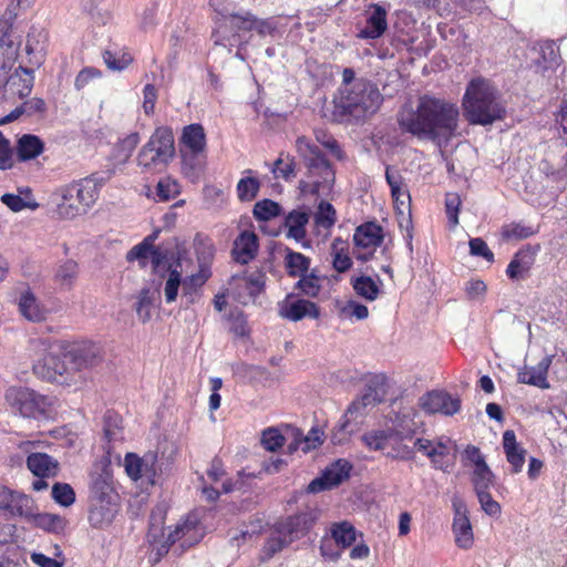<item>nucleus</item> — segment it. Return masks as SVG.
Masks as SVG:
<instances>
[{"label":"nucleus","instance_id":"1","mask_svg":"<svg viewBox=\"0 0 567 567\" xmlns=\"http://www.w3.org/2000/svg\"><path fill=\"white\" fill-rule=\"evenodd\" d=\"M458 109L449 102L430 96H422L416 110L404 107L398 114L402 131L419 138L433 142H447L458 126Z\"/></svg>","mask_w":567,"mask_h":567},{"label":"nucleus","instance_id":"2","mask_svg":"<svg viewBox=\"0 0 567 567\" xmlns=\"http://www.w3.org/2000/svg\"><path fill=\"white\" fill-rule=\"evenodd\" d=\"M382 101V94L372 82L358 79L353 85L340 86L339 94L333 100V118L337 122L361 120L374 114Z\"/></svg>","mask_w":567,"mask_h":567},{"label":"nucleus","instance_id":"3","mask_svg":"<svg viewBox=\"0 0 567 567\" xmlns=\"http://www.w3.org/2000/svg\"><path fill=\"white\" fill-rule=\"evenodd\" d=\"M464 116L470 124L489 125L502 120L505 109L497 100V91L484 79L472 80L463 97Z\"/></svg>","mask_w":567,"mask_h":567},{"label":"nucleus","instance_id":"4","mask_svg":"<svg viewBox=\"0 0 567 567\" xmlns=\"http://www.w3.org/2000/svg\"><path fill=\"white\" fill-rule=\"evenodd\" d=\"M319 516V511L311 508L276 522L264 545L265 556L270 558L292 542L302 538L312 528Z\"/></svg>","mask_w":567,"mask_h":567},{"label":"nucleus","instance_id":"5","mask_svg":"<svg viewBox=\"0 0 567 567\" xmlns=\"http://www.w3.org/2000/svg\"><path fill=\"white\" fill-rule=\"evenodd\" d=\"M176 155L175 140L172 128H155L148 141L138 151L137 166L146 173H162Z\"/></svg>","mask_w":567,"mask_h":567},{"label":"nucleus","instance_id":"6","mask_svg":"<svg viewBox=\"0 0 567 567\" xmlns=\"http://www.w3.org/2000/svg\"><path fill=\"white\" fill-rule=\"evenodd\" d=\"M296 147L306 162L308 177L315 178L311 184L301 181V190L318 194L321 187L330 186L334 182V169L320 148L305 136L297 138Z\"/></svg>","mask_w":567,"mask_h":567},{"label":"nucleus","instance_id":"7","mask_svg":"<svg viewBox=\"0 0 567 567\" xmlns=\"http://www.w3.org/2000/svg\"><path fill=\"white\" fill-rule=\"evenodd\" d=\"M55 214L63 219L84 215L97 200L89 183L80 181L59 187L51 196Z\"/></svg>","mask_w":567,"mask_h":567},{"label":"nucleus","instance_id":"8","mask_svg":"<svg viewBox=\"0 0 567 567\" xmlns=\"http://www.w3.org/2000/svg\"><path fill=\"white\" fill-rule=\"evenodd\" d=\"M414 447L430 458L434 470L450 473L455 464L456 444L450 437L440 436L435 440L417 437L414 441Z\"/></svg>","mask_w":567,"mask_h":567},{"label":"nucleus","instance_id":"9","mask_svg":"<svg viewBox=\"0 0 567 567\" xmlns=\"http://www.w3.org/2000/svg\"><path fill=\"white\" fill-rule=\"evenodd\" d=\"M6 400L13 411L24 417L43 415L50 405L45 395L22 386L10 388L6 393Z\"/></svg>","mask_w":567,"mask_h":567},{"label":"nucleus","instance_id":"10","mask_svg":"<svg viewBox=\"0 0 567 567\" xmlns=\"http://www.w3.org/2000/svg\"><path fill=\"white\" fill-rule=\"evenodd\" d=\"M255 18L256 16L249 11L221 14V18L216 22L217 29L212 34L215 45H233V41L239 31L254 30Z\"/></svg>","mask_w":567,"mask_h":567},{"label":"nucleus","instance_id":"11","mask_svg":"<svg viewBox=\"0 0 567 567\" xmlns=\"http://www.w3.org/2000/svg\"><path fill=\"white\" fill-rule=\"evenodd\" d=\"M33 69L19 66L10 75H2L6 82L0 86V107L2 113L7 105H13L18 100L28 96L33 86Z\"/></svg>","mask_w":567,"mask_h":567},{"label":"nucleus","instance_id":"12","mask_svg":"<svg viewBox=\"0 0 567 567\" xmlns=\"http://www.w3.org/2000/svg\"><path fill=\"white\" fill-rule=\"evenodd\" d=\"M66 349L60 343L51 344L45 354L33 365L34 373L47 381L56 382L69 372L68 360L64 359Z\"/></svg>","mask_w":567,"mask_h":567},{"label":"nucleus","instance_id":"13","mask_svg":"<svg viewBox=\"0 0 567 567\" xmlns=\"http://www.w3.org/2000/svg\"><path fill=\"white\" fill-rule=\"evenodd\" d=\"M0 511L7 519L34 517V503L28 495L0 486Z\"/></svg>","mask_w":567,"mask_h":567},{"label":"nucleus","instance_id":"14","mask_svg":"<svg viewBox=\"0 0 567 567\" xmlns=\"http://www.w3.org/2000/svg\"><path fill=\"white\" fill-rule=\"evenodd\" d=\"M421 409L429 413L454 415L461 410V400L443 390H432L420 398Z\"/></svg>","mask_w":567,"mask_h":567},{"label":"nucleus","instance_id":"15","mask_svg":"<svg viewBox=\"0 0 567 567\" xmlns=\"http://www.w3.org/2000/svg\"><path fill=\"white\" fill-rule=\"evenodd\" d=\"M529 59L539 73L556 69L561 61L559 48L550 40L534 43L529 49Z\"/></svg>","mask_w":567,"mask_h":567},{"label":"nucleus","instance_id":"16","mask_svg":"<svg viewBox=\"0 0 567 567\" xmlns=\"http://www.w3.org/2000/svg\"><path fill=\"white\" fill-rule=\"evenodd\" d=\"M351 470L350 462L338 460L324 470L321 477L311 481L308 489L311 493H318L336 487L349 477Z\"/></svg>","mask_w":567,"mask_h":567},{"label":"nucleus","instance_id":"17","mask_svg":"<svg viewBox=\"0 0 567 567\" xmlns=\"http://www.w3.org/2000/svg\"><path fill=\"white\" fill-rule=\"evenodd\" d=\"M64 359L68 360L69 370L83 371L97 365L101 361L100 350L93 343H82L70 347Z\"/></svg>","mask_w":567,"mask_h":567},{"label":"nucleus","instance_id":"18","mask_svg":"<svg viewBox=\"0 0 567 567\" xmlns=\"http://www.w3.org/2000/svg\"><path fill=\"white\" fill-rule=\"evenodd\" d=\"M319 315L320 310L315 302L297 298L292 293L279 303V316L290 321L296 322L306 317L316 319Z\"/></svg>","mask_w":567,"mask_h":567},{"label":"nucleus","instance_id":"19","mask_svg":"<svg viewBox=\"0 0 567 567\" xmlns=\"http://www.w3.org/2000/svg\"><path fill=\"white\" fill-rule=\"evenodd\" d=\"M388 10L380 3H371L365 12V25L357 37L363 40L381 38L388 29Z\"/></svg>","mask_w":567,"mask_h":567},{"label":"nucleus","instance_id":"20","mask_svg":"<svg viewBox=\"0 0 567 567\" xmlns=\"http://www.w3.org/2000/svg\"><path fill=\"white\" fill-rule=\"evenodd\" d=\"M454 520L453 533L455 543L460 548L468 549L473 545V529L467 516V508L463 502H453Z\"/></svg>","mask_w":567,"mask_h":567},{"label":"nucleus","instance_id":"21","mask_svg":"<svg viewBox=\"0 0 567 567\" xmlns=\"http://www.w3.org/2000/svg\"><path fill=\"white\" fill-rule=\"evenodd\" d=\"M382 399L383 394H381L377 389L369 386L360 398L352 401L342 416L343 419H348L350 422H355L357 427L360 429V425L367 415V410L381 403Z\"/></svg>","mask_w":567,"mask_h":567},{"label":"nucleus","instance_id":"22","mask_svg":"<svg viewBox=\"0 0 567 567\" xmlns=\"http://www.w3.org/2000/svg\"><path fill=\"white\" fill-rule=\"evenodd\" d=\"M117 513L115 499H91L89 511V522L94 528H102L110 525Z\"/></svg>","mask_w":567,"mask_h":567},{"label":"nucleus","instance_id":"23","mask_svg":"<svg viewBox=\"0 0 567 567\" xmlns=\"http://www.w3.org/2000/svg\"><path fill=\"white\" fill-rule=\"evenodd\" d=\"M551 364V357H544L536 365H525L517 373V381L523 384L534 385L540 389L549 388L547 382L548 369Z\"/></svg>","mask_w":567,"mask_h":567},{"label":"nucleus","instance_id":"24","mask_svg":"<svg viewBox=\"0 0 567 567\" xmlns=\"http://www.w3.org/2000/svg\"><path fill=\"white\" fill-rule=\"evenodd\" d=\"M258 251V237L252 231H241L235 239L231 249L233 258L236 262L247 265L251 261Z\"/></svg>","mask_w":567,"mask_h":567},{"label":"nucleus","instance_id":"25","mask_svg":"<svg viewBox=\"0 0 567 567\" xmlns=\"http://www.w3.org/2000/svg\"><path fill=\"white\" fill-rule=\"evenodd\" d=\"M48 33L43 29L31 28L24 45L29 63L33 66H40L44 60L45 44Z\"/></svg>","mask_w":567,"mask_h":567},{"label":"nucleus","instance_id":"26","mask_svg":"<svg viewBox=\"0 0 567 567\" xmlns=\"http://www.w3.org/2000/svg\"><path fill=\"white\" fill-rule=\"evenodd\" d=\"M536 249L530 246L519 249L507 266L506 275L513 280L523 279L535 262Z\"/></svg>","mask_w":567,"mask_h":567},{"label":"nucleus","instance_id":"27","mask_svg":"<svg viewBox=\"0 0 567 567\" xmlns=\"http://www.w3.org/2000/svg\"><path fill=\"white\" fill-rule=\"evenodd\" d=\"M503 449L507 462L512 466V473L517 474L525 464L526 450L516 441V434L512 430H506L503 434Z\"/></svg>","mask_w":567,"mask_h":567},{"label":"nucleus","instance_id":"28","mask_svg":"<svg viewBox=\"0 0 567 567\" xmlns=\"http://www.w3.org/2000/svg\"><path fill=\"white\" fill-rule=\"evenodd\" d=\"M310 214L303 209H293L285 217L284 226L286 228V237L302 241L306 238V226L309 223Z\"/></svg>","mask_w":567,"mask_h":567},{"label":"nucleus","instance_id":"29","mask_svg":"<svg viewBox=\"0 0 567 567\" xmlns=\"http://www.w3.org/2000/svg\"><path fill=\"white\" fill-rule=\"evenodd\" d=\"M27 466L34 476L41 478L55 476L59 470L58 461L45 453H31L27 457Z\"/></svg>","mask_w":567,"mask_h":567},{"label":"nucleus","instance_id":"30","mask_svg":"<svg viewBox=\"0 0 567 567\" xmlns=\"http://www.w3.org/2000/svg\"><path fill=\"white\" fill-rule=\"evenodd\" d=\"M383 240L382 227L377 223L369 221L357 227L353 241L355 246L362 248H375L381 245Z\"/></svg>","mask_w":567,"mask_h":567},{"label":"nucleus","instance_id":"31","mask_svg":"<svg viewBox=\"0 0 567 567\" xmlns=\"http://www.w3.org/2000/svg\"><path fill=\"white\" fill-rule=\"evenodd\" d=\"M205 146L206 135L200 124H190L184 127L179 150L204 153Z\"/></svg>","mask_w":567,"mask_h":567},{"label":"nucleus","instance_id":"32","mask_svg":"<svg viewBox=\"0 0 567 567\" xmlns=\"http://www.w3.org/2000/svg\"><path fill=\"white\" fill-rule=\"evenodd\" d=\"M19 310L29 321L40 322L45 319L47 311L37 300L31 290L21 293L19 300Z\"/></svg>","mask_w":567,"mask_h":567},{"label":"nucleus","instance_id":"33","mask_svg":"<svg viewBox=\"0 0 567 567\" xmlns=\"http://www.w3.org/2000/svg\"><path fill=\"white\" fill-rule=\"evenodd\" d=\"M44 150L40 137L32 134L22 135L17 145V155L20 162H27L38 157Z\"/></svg>","mask_w":567,"mask_h":567},{"label":"nucleus","instance_id":"34","mask_svg":"<svg viewBox=\"0 0 567 567\" xmlns=\"http://www.w3.org/2000/svg\"><path fill=\"white\" fill-rule=\"evenodd\" d=\"M104 437L107 441L106 451L110 452L112 449L111 443H115L123 440V426L122 417L114 411H107L104 415Z\"/></svg>","mask_w":567,"mask_h":567},{"label":"nucleus","instance_id":"35","mask_svg":"<svg viewBox=\"0 0 567 567\" xmlns=\"http://www.w3.org/2000/svg\"><path fill=\"white\" fill-rule=\"evenodd\" d=\"M381 280L375 281L370 276H359L352 279V288L355 293L368 301L378 299L381 292Z\"/></svg>","mask_w":567,"mask_h":567},{"label":"nucleus","instance_id":"36","mask_svg":"<svg viewBox=\"0 0 567 567\" xmlns=\"http://www.w3.org/2000/svg\"><path fill=\"white\" fill-rule=\"evenodd\" d=\"M182 158V172L183 174L195 181L199 177V174L204 165V153H194L187 150H179Z\"/></svg>","mask_w":567,"mask_h":567},{"label":"nucleus","instance_id":"37","mask_svg":"<svg viewBox=\"0 0 567 567\" xmlns=\"http://www.w3.org/2000/svg\"><path fill=\"white\" fill-rule=\"evenodd\" d=\"M362 441L372 451H385L392 441H396V431H370L363 434Z\"/></svg>","mask_w":567,"mask_h":567},{"label":"nucleus","instance_id":"38","mask_svg":"<svg viewBox=\"0 0 567 567\" xmlns=\"http://www.w3.org/2000/svg\"><path fill=\"white\" fill-rule=\"evenodd\" d=\"M115 499L116 495L114 494L113 486H112V476L109 474V472L104 471L101 474H97L93 477L91 483V499Z\"/></svg>","mask_w":567,"mask_h":567},{"label":"nucleus","instance_id":"39","mask_svg":"<svg viewBox=\"0 0 567 567\" xmlns=\"http://www.w3.org/2000/svg\"><path fill=\"white\" fill-rule=\"evenodd\" d=\"M79 276V266L78 262L68 259L61 262L55 270L54 281L59 284L60 287L65 289H71L75 284Z\"/></svg>","mask_w":567,"mask_h":567},{"label":"nucleus","instance_id":"40","mask_svg":"<svg viewBox=\"0 0 567 567\" xmlns=\"http://www.w3.org/2000/svg\"><path fill=\"white\" fill-rule=\"evenodd\" d=\"M208 278L209 272L205 269H200L197 274L182 280V293L184 298H187L188 303L195 302L198 290L205 285Z\"/></svg>","mask_w":567,"mask_h":567},{"label":"nucleus","instance_id":"41","mask_svg":"<svg viewBox=\"0 0 567 567\" xmlns=\"http://www.w3.org/2000/svg\"><path fill=\"white\" fill-rule=\"evenodd\" d=\"M241 278L244 279L245 288H247V298L238 292V302L247 305L249 301H254L262 291L265 287V274L258 270L250 274L248 277Z\"/></svg>","mask_w":567,"mask_h":567},{"label":"nucleus","instance_id":"42","mask_svg":"<svg viewBox=\"0 0 567 567\" xmlns=\"http://www.w3.org/2000/svg\"><path fill=\"white\" fill-rule=\"evenodd\" d=\"M103 60L110 70L122 71L132 63L133 58L121 48L110 47L103 52Z\"/></svg>","mask_w":567,"mask_h":567},{"label":"nucleus","instance_id":"43","mask_svg":"<svg viewBox=\"0 0 567 567\" xmlns=\"http://www.w3.org/2000/svg\"><path fill=\"white\" fill-rule=\"evenodd\" d=\"M285 265L290 277H300L308 272L310 267V258L301 252L287 249Z\"/></svg>","mask_w":567,"mask_h":567},{"label":"nucleus","instance_id":"44","mask_svg":"<svg viewBox=\"0 0 567 567\" xmlns=\"http://www.w3.org/2000/svg\"><path fill=\"white\" fill-rule=\"evenodd\" d=\"M331 536L338 545L347 548L355 542L357 530L349 522L336 523L331 527Z\"/></svg>","mask_w":567,"mask_h":567},{"label":"nucleus","instance_id":"45","mask_svg":"<svg viewBox=\"0 0 567 567\" xmlns=\"http://www.w3.org/2000/svg\"><path fill=\"white\" fill-rule=\"evenodd\" d=\"M472 482L475 493L486 492L495 483V475L487 464H481L473 471Z\"/></svg>","mask_w":567,"mask_h":567},{"label":"nucleus","instance_id":"46","mask_svg":"<svg viewBox=\"0 0 567 567\" xmlns=\"http://www.w3.org/2000/svg\"><path fill=\"white\" fill-rule=\"evenodd\" d=\"M313 134L316 141L327 148L334 158L338 161H342L344 158V153L341 150L339 142L327 130L318 127L315 128Z\"/></svg>","mask_w":567,"mask_h":567},{"label":"nucleus","instance_id":"47","mask_svg":"<svg viewBox=\"0 0 567 567\" xmlns=\"http://www.w3.org/2000/svg\"><path fill=\"white\" fill-rule=\"evenodd\" d=\"M336 221L337 212L334 207L330 203L321 200L315 214L316 226L323 229H330L336 224Z\"/></svg>","mask_w":567,"mask_h":567},{"label":"nucleus","instance_id":"48","mask_svg":"<svg viewBox=\"0 0 567 567\" xmlns=\"http://www.w3.org/2000/svg\"><path fill=\"white\" fill-rule=\"evenodd\" d=\"M403 436L396 432V441H392L385 455L393 460L410 461L415 456V447L402 443Z\"/></svg>","mask_w":567,"mask_h":567},{"label":"nucleus","instance_id":"49","mask_svg":"<svg viewBox=\"0 0 567 567\" xmlns=\"http://www.w3.org/2000/svg\"><path fill=\"white\" fill-rule=\"evenodd\" d=\"M343 241L336 238L331 245L332 249V266L338 272H346L352 266L351 258L343 251Z\"/></svg>","mask_w":567,"mask_h":567},{"label":"nucleus","instance_id":"50","mask_svg":"<svg viewBox=\"0 0 567 567\" xmlns=\"http://www.w3.org/2000/svg\"><path fill=\"white\" fill-rule=\"evenodd\" d=\"M385 181L391 188V196L394 202L399 200V196H406L408 202H410V195L408 190L402 188L403 178L399 171L392 169L391 166H386Z\"/></svg>","mask_w":567,"mask_h":567},{"label":"nucleus","instance_id":"51","mask_svg":"<svg viewBox=\"0 0 567 567\" xmlns=\"http://www.w3.org/2000/svg\"><path fill=\"white\" fill-rule=\"evenodd\" d=\"M281 207L271 199H262L254 206V216L258 220H269L280 215Z\"/></svg>","mask_w":567,"mask_h":567},{"label":"nucleus","instance_id":"52","mask_svg":"<svg viewBox=\"0 0 567 567\" xmlns=\"http://www.w3.org/2000/svg\"><path fill=\"white\" fill-rule=\"evenodd\" d=\"M359 431L355 422L341 417L339 424L331 432V442L333 444H343L349 437Z\"/></svg>","mask_w":567,"mask_h":567},{"label":"nucleus","instance_id":"53","mask_svg":"<svg viewBox=\"0 0 567 567\" xmlns=\"http://www.w3.org/2000/svg\"><path fill=\"white\" fill-rule=\"evenodd\" d=\"M296 288L307 297L315 298L319 295L321 289L320 279L313 272H307L300 276V279L296 284Z\"/></svg>","mask_w":567,"mask_h":567},{"label":"nucleus","instance_id":"54","mask_svg":"<svg viewBox=\"0 0 567 567\" xmlns=\"http://www.w3.org/2000/svg\"><path fill=\"white\" fill-rule=\"evenodd\" d=\"M260 183L255 177H245L239 179L237 184V195L241 202L252 200L259 190Z\"/></svg>","mask_w":567,"mask_h":567},{"label":"nucleus","instance_id":"55","mask_svg":"<svg viewBox=\"0 0 567 567\" xmlns=\"http://www.w3.org/2000/svg\"><path fill=\"white\" fill-rule=\"evenodd\" d=\"M52 498L59 505L69 507L75 502V493L70 484L55 483L52 486Z\"/></svg>","mask_w":567,"mask_h":567},{"label":"nucleus","instance_id":"56","mask_svg":"<svg viewBox=\"0 0 567 567\" xmlns=\"http://www.w3.org/2000/svg\"><path fill=\"white\" fill-rule=\"evenodd\" d=\"M503 237L506 239L522 240L535 234V230L520 223H512L503 227Z\"/></svg>","mask_w":567,"mask_h":567},{"label":"nucleus","instance_id":"57","mask_svg":"<svg viewBox=\"0 0 567 567\" xmlns=\"http://www.w3.org/2000/svg\"><path fill=\"white\" fill-rule=\"evenodd\" d=\"M179 287H182V275L177 269H169L168 278L164 286V295L167 303L176 300Z\"/></svg>","mask_w":567,"mask_h":567},{"label":"nucleus","instance_id":"58","mask_svg":"<svg viewBox=\"0 0 567 567\" xmlns=\"http://www.w3.org/2000/svg\"><path fill=\"white\" fill-rule=\"evenodd\" d=\"M178 194L179 186L171 178H163L156 185V197L158 202H167Z\"/></svg>","mask_w":567,"mask_h":567},{"label":"nucleus","instance_id":"59","mask_svg":"<svg viewBox=\"0 0 567 567\" xmlns=\"http://www.w3.org/2000/svg\"><path fill=\"white\" fill-rule=\"evenodd\" d=\"M114 174V169H107L103 172H95L92 173L90 176H86L84 178L79 179L83 185L85 182L89 183V186H91L93 190L94 197L99 198V192L100 188L109 181Z\"/></svg>","mask_w":567,"mask_h":567},{"label":"nucleus","instance_id":"60","mask_svg":"<svg viewBox=\"0 0 567 567\" xmlns=\"http://www.w3.org/2000/svg\"><path fill=\"white\" fill-rule=\"evenodd\" d=\"M285 443V437L278 429L268 427L262 432L261 444L267 451L275 452Z\"/></svg>","mask_w":567,"mask_h":567},{"label":"nucleus","instance_id":"61","mask_svg":"<svg viewBox=\"0 0 567 567\" xmlns=\"http://www.w3.org/2000/svg\"><path fill=\"white\" fill-rule=\"evenodd\" d=\"M152 303H153V298L151 296V290L147 288L142 289L138 295V300H137L135 310H136L138 318L143 322H146L151 319Z\"/></svg>","mask_w":567,"mask_h":567},{"label":"nucleus","instance_id":"62","mask_svg":"<svg viewBox=\"0 0 567 567\" xmlns=\"http://www.w3.org/2000/svg\"><path fill=\"white\" fill-rule=\"evenodd\" d=\"M461 206V198L456 193H447L445 196V210L447 218L452 226L458 224V212Z\"/></svg>","mask_w":567,"mask_h":567},{"label":"nucleus","instance_id":"63","mask_svg":"<svg viewBox=\"0 0 567 567\" xmlns=\"http://www.w3.org/2000/svg\"><path fill=\"white\" fill-rule=\"evenodd\" d=\"M140 143L138 133H131L126 135L123 140L117 144V153L123 157L124 161L128 159Z\"/></svg>","mask_w":567,"mask_h":567},{"label":"nucleus","instance_id":"64","mask_svg":"<svg viewBox=\"0 0 567 567\" xmlns=\"http://www.w3.org/2000/svg\"><path fill=\"white\" fill-rule=\"evenodd\" d=\"M143 457H138L136 454L127 453L125 456V471L127 475L137 481L142 478Z\"/></svg>","mask_w":567,"mask_h":567}]
</instances>
